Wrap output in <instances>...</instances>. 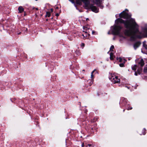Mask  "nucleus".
Listing matches in <instances>:
<instances>
[{
	"mask_svg": "<svg viewBox=\"0 0 147 147\" xmlns=\"http://www.w3.org/2000/svg\"><path fill=\"white\" fill-rule=\"evenodd\" d=\"M117 24L119 23L124 24V26L126 28L124 32L126 36L134 38L136 36L137 38H141L144 35L142 32L139 30V26L135 22L134 19L131 18L129 20H124L120 18H118L115 20Z\"/></svg>",
	"mask_w": 147,
	"mask_h": 147,
	"instance_id": "1",
	"label": "nucleus"
},
{
	"mask_svg": "<svg viewBox=\"0 0 147 147\" xmlns=\"http://www.w3.org/2000/svg\"><path fill=\"white\" fill-rule=\"evenodd\" d=\"M82 2L84 3L85 7L87 9H91L92 11L95 13L98 12V9L93 5L90 3L89 0H77L76 1L77 4L81 5Z\"/></svg>",
	"mask_w": 147,
	"mask_h": 147,
	"instance_id": "2",
	"label": "nucleus"
},
{
	"mask_svg": "<svg viewBox=\"0 0 147 147\" xmlns=\"http://www.w3.org/2000/svg\"><path fill=\"white\" fill-rule=\"evenodd\" d=\"M113 28L112 30L113 34L114 35H119L122 28V27L116 25L113 27Z\"/></svg>",
	"mask_w": 147,
	"mask_h": 147,
	"instance_id": "3",
	"label": "nucleus"
},
{
	"mask_svg": "<svg viewBox=\"0 0 147 147\" xmlns=\"http://www.w3.org/2000/svg\"><path fill=\"white\" fill-rule=\"evenodd\" d=\"M109 78L113 84L119 83L120 82L119 79L118 78V77L113 74H111Z\"/></svg>",
	"mask_w": 147,
	"mask_h": 147,
	"instance_id": "4",
	"label": "nucleus"
},
{
	"mask_svg": "<svg viewBox=\"0 0 147 147\" xmlns=\"http://www.w3.org/2000/svg\"><path fill=\"white\" fill-rule=\"evenodd\" d=\"M119 16L120 18H122L126 20L130 18L131 17V16L124 11H123L122 13H120L119 15Z\"/></svg>",
	"mask_w": 147,
	"mask_h": 147,
	"instance_id": "5",
	"label": "nucleus"
},
{
	"mask_svg": "<svg viewBox=\"0 0 147 147\" xmlns=\"http://www.w3.org/2000/svg\"><path fill=\"white\" fill-rule=\"evenodd\" d=\"M127 99L123 97H122L121 98L120 104L121 105L124 106H125L127 103Z\"/></svg>",
	"mask_w": 147,
	"mask_h": 147,
	"instance_id": "6",
	"label": "nucleus"
},
{
	"mask_svg": "<svg viewBox=\"0 0 147 147\" xmlns=\"http://www.w3.org/2000/svg\"><path fill=\"white\" fill-rule=\"evenodd\" d=\"M93 1L98 5L100 8L102 9L103 6L101 5L102 0H93Z\"/></svg>",
	"mask_w": 147,
	"mask_h": 147,
	"instance_id": "7",
	"label": "nucleus"
},
{
	"mask_svg": "<svg viewBox=\"0 0 147 147\" xmlns=\"http://www.w3.org/2000/svg\"><path fill=\"white\" fill-rule=\"evenodd\" d=\"M141 44L140 41H137L136 42L134 45V47L135 50L137 48L139 47Z\"/></svg>",
	"mask_w": 147,
	"mask_h": 147,
	"instance_id": "8",
	"label": "nucleus"
},
{
	"mask_svg": "<svg viewBox=\"0 0 147 147\" xmlns=\"http://www.w3.org/2000/svg\"><path fill=\"white\" fill-rule=\"evenodd\" d=\"M83 32H84V33H83L82 34V36L83 37V38H86L89 36L90 34L87 33V32L83 31Z\"/></svg>",
	"mask_w": 147,
	"mask_h": 147,
	"instance_id": "9",
	"label": "nucleus"
},
{
	"mask_svg": "<svg viewBox=\"0 0 147 147\" xmlns=\"http://www.w3.org/2000/svg\"><path fill=\"white\" fill-rule=\"evenodd\" d=\"M138 64L141 67H142L144 64V61L142 59H141L138 62Z\"/></svg>",
	"mask_w": 147,
	"mask_h": 147,
	"instance_id": "10",
	"label": "nucleus"
},
{
	"mask_svg": "<svg viewBox=\"0 0 147 147\" xmlns=\"http://www.w3.org/2000/svg\"><path fill=\"white\" fill-rule=\"evenodd\" d=\"M24 8L21 6H20L18 8L19 13H21L24 11Z\"/></svg>",
	"mask_w": 147,
	"mask_h": 147,
	"instance_id": "11",
	"label": "nucleus"
},
{
	"mask_svg": "<svg viewBox=\"0 0 147 147\" xmlns=\"http://www.w3.org/2000/svg\"><path fill=\"white\" fill-rule=\"evenodd\" d=\"M115 56L113 55V53L112 52L111 53H110V59L111 60H113Z\"/></svg>",
	"mask_w": 147,
	"mask_h": 147,
	"instance_id": "12",
	"label": "nucleus"
},
{
	"mask_svg": "<svg viewBox=\"0 0 147 147\" xmlns=\"http://www.w3.org/2000/svg\"><path fill=\"white\" fill-rule=\"evenodd\" d=\"M146 41H144L143 42V46L145 48V49L147 50V45L146 44Z\"/></svg>",
	"mask_w": 147,
	"mask_h": 147,
	"instance_id": "13",
	"label": "nucleus"
},
{
	"mask_svg": "<svg viewBox=\"0 0 147 147\" xmlns=\"http://www.w3.org/2000/svg\"><path fill=\"white\" fill-rule=\"evenodd\" d=\"M86 147H94V145L93 144H86L85 145Z\"/></svg>",
	"mask_w": 147,
	"mask_h": 147,
	"instance_id": "14",
	"label": "nucleus"
},
{
	"mask_svg": "<svg viewBox=\"0 0 147 147\" xmlns=\"http://www.w3.org/2000/svg\"><path fill=\"white\" fill-rule=\"evenodd\" d=\"M137 67V65H135L134 66L132 67V69L134 71H135Z\"/></svg>",
	"mask_w": 147,
	"mask_h": 147,
	"instance_id": "15",
	"label": "nucleus"
},
{
	"mask_svg": "<svg viewBox=\"0 0 147 147\" xmlns=\"http://www.w3.org/2000/svg\"><path fill=\"white\" fill-rule=\"evenodd\" d=\"M142 68H141L138 69H137V72H138V74H140L141 73V71H142Z\"/></svg>",
	"mask_w": 147,
	"mask_h": 147,
	"instance_id": "16",
	"label": "nucleus"
},
{
	"mask_svg": "<svg viewBox=\"0 0 147 147\" xmlns=\"http://www.w3.org/2000/svg\"><path fill=\"white\" fill-rule=\"evenodd\" d=\"M144 72H147V65H146L144 67Z\"/></svg>",
	"mask_w": 147,
	"mask_h": 147,
	"instance_id": "17",
	"label": "nucleus"
},
{
	"mask_svg": "<svg viewBox=\"0 0 147 147\" xmlns=\"http://www.w3.org/2000/svg\"><path fill=\"white\" fill-rule=\"evenodd\" d=\"M50 13L49 12H46V16H48V17H49L50 16Z\"/></svg>",
	"mask_w": 147,
	"mask_h": 147,
	"instance_id": "18",
	"label": "nucleus"
},
{
	"mask_svg": "<svg viewBox=\"0 0 147 147\" xmlns=\"http://www.w3.org/2000/svg\"><path fill=\"white\" fill-rule=\"evenodd\" d=\"M114 46L113 45H112L111 46L110 48V51H113V49H114Z\"/></svg>",
	"mask_w": 147,
	"mask_h": 147,
	"instance_id": "19",
	"label": "nucleus"
},
{
	"mask_svg": "<svg viewBox=\"0 0 147 147\" xmlns=\"http://www.w3.org/2000/svg\"><path fill=\"white\" fill-rule=\"evenodd\" d=\"M117 60L120 62H122V59L120 57H119V58H117Z\"/></svg>",
	"mask_w": 147,
	"mask_h": 147,
	"instance_id": "20",
	"label": "nucleus"
},
{
	"mask_svg": "<svg viewBox=\"0 0 147 147\" xmlns=\"http://www.w3.org/2000/svg\"><path fill=\"white\" fill-rule=\"evenodd\" d=\"M71 2L72 3L74 4V5H75V2H74V0H68Z\"/></svg>",
	"mask_w": 147,
	"mask_h": 147,
	"instance_id": "21",
	"label": "nucleus"
},
{
	"mask_svg": "<svg viewBox=\"0 0 147 147\" xmlns=\"http://www.w3.org/2000/svg\"><path fill=\"white\" fill-rule=\"evenodd\" d=\"M95 71V70H94L91 73V78H92L93 76V73H94V71Z\"/></svg>",
	"mask_w": 147,
	"mask_h": 147,
	"instance_id": "22",
	"label": "nucleus"
},
{
	"mask_svg": "<svg viewBox=\"0 0 147 147\" xmlns=\"http://www.w3.org/2000/svg\"><path fill=\"white\" fill-rule=\"evenodd\" d=\"M119 65L121 67H123L124 66V64L123 63H120Z\"/></svg>",
	"mask_w": 147,
	"mask_h": 147,
	"instance_id": "23",
	"label": "nucleus"
},
{
	"mask_svg": "<svg viewBox=\"0 0 147 147\" xmlns=\"http://www.w3.org/2000/svg\"><path fill=\"white\" fill-rule=\"evenodd\" d=\"M132 109V107H129L127 108V110H131Z\"/></svg>",
	"mask_w": 147,
	"mask_h": 147,
	"instance_id": "24",
	"label": "nucleus"
},
{
	"mask_svg": "<svg viewBox=\"0 0 147 147\" xmlns=\"http://www.w3.org/2000/svg\"><path fill=\"white\" fill-rule=\"evenodd\" d=\"M83 28L85 30H87L88 29H89V28H88L87 27L85 26L83 27Z\"/></svg>",
	"mask_w": 147,
	"mask_h": 147,
	"instance_id": "25",
	"label": "nucleus"
},
{
	"mask_svg": "<svg viewBox=\"0 0 147 147\" xmlns=\"http://www.w3.org/2000/svg\"><path fill=\"white\" fill-rule=\"evenodd\" d=\"M138 72L136 71H135V75L136 76H137L138 75Z\"/></svg>",
	"mask_w": 147,
	"mask_h": 147,
	"instance_id": "26",
	"label": "nucleus"
},
{
	"mask_svg": "<svg viewBox=\"0 0 147 147\" xmlns=\"http://www.w3.org/2000/svg\"><path fill=\"white\" fill-rule=\"evenodd\" d=\"M143 131H144V132L143 133V135H145V134H146V130L145 129H144L143 130Z\"/></svg>",
	"mask_w": 147,
	"mask_h": 147,
	"instance_id": "27",
	"label": "nucleus"
},
{
	"mask_svg": "<svg viewBox=\"0 0 147 147\" xmlns=\"http://www.w3.org/2000/svg\"><path fill=\"white\" fill-rule=\"evenodd\" d=\"M86 144H84V143H83L82 145V147H84V146H85V145Z\"/></svg>",
	"mask_w": 147,
	"mask_h": 147,
	"instance_id": "28",
	"label": "nucleus"
},
{
	"mask_svg": "<svg viewBox=\"0 0 147 147\" xmlns=\"http://www.w3.org/2000/svg\"><path fill=\"white\" fill-rule=\"evenodd\" d=\"M84 45H84V43H82V44H81V46H82V47H84Z\"/></svg>",
	"mask_w": 147,
	"mask_h": 147,
	"instance_id": "29",
	"label": "nucleus"
},
{
	"mask_svg": "<svg viewBox=\"0 0 147 147\" xmlns=\"http://www.w3.org/2000/svg\"><path fill=\"white\" fill-rule=\"evenodd\" d=\"M59 16V14L58 13H57L56 14V16L57 17H58Z\"/></svg>",
	"mask_w": 147,
	"mask_h": 147,
	"instance_id": "30",
	"label": "nucleus"
},
{
	"mask_svg": "<svg viewBox=\"0 0 147 147\" xmlns=\"http://www.w3.org/2000/svg\"><path fill=\"white\" fill-rule=\"evenodd\" d=\"M51 12H53V9H51Z\"/></svg>",
	"mask_w": 147,
	"mask_h": 147,
	"instance_id": "31",
	"label": "nucleus"
},
{
	"mask_svg": "<svg viewBox=\"0 0 147 147\" xmlns=\"http://www.w3.org/2000/svg\"><path fill=\"white\" fill-rule=\"evenodd\" d=\"M33 9H35L36 10H37L38 9V8H34Z\"/></svg>",
	"mask_w": 147,
	"mask_h": 147,
	"instance_id": "32",
	"label": "nucleus"
},
{
	"mask_svg": "<svg viewBox=\"0 0 147 147\" xmlns=\"http://www.w3.org/2000/svg\"><path fill=\"white\" fill-rule=\"evenodd\" d=\"M94 31H92V34H94Z\"/></svg>",
	"mask_w": 147,
	"mask_h": 147,
	"instance_id": "33",
	"label": "nucleus"
},
{
	"mask_svg": "<svg viewBox=\"0 0 147 147\" xmlns=\"http://www.w3.org/2000/svg\"><path fill=\"white\" fill-rule=\"evenodd\" d=\"M56 9H58V7H56Z\"/></svg>",
	"mask_w": 147,
	"mask_h": 147,
	"instance_id": "34",
	"label": "nucleus"
},
{
	"mask_svg": "<svg viewBox=\"0 0 147 147\" xmlns=\"http://www.w3.org/2000/svg\"><path fill=\"white\" fill-rule=\"evenodd\" d=\"M87 110H86L85 111V113H86L87 112Z\"/></svg>",
	"mask_w": 147,
	"mask_h": 147,
	"instance_id": "35",
	"label": "nucleus"
},
{
	"mask_svg": "<svg viewBox=\"0 0 147 147\" xmlns=\"http://www.w3.org/2000/svg\"><path fill=\"white\" fill-rule=\"evenodd\" d=\"M108 34H110V32H108Z\"/></svg>",
	"mask_w": 147,
	"mask_h": 147,
	"instance_id": "36",
	"label": "nucleus"
},
{
	"mask_svg": "<svg viewBox=\"0 0 147 147\" xmlns=\"http://www.w3.org/2000/svg\"><path fill=\"white\" fill-rule=\"evenodd\" d=\"M125 111V109H124L123 110V112H124Z\"/></svg>",
	"mask_w": 147,
	"mask_h": 147,
	"instance_id": "37",
	"label": "nucleus"
},
{
	"mask_svg": "<svg viewBox=\"0 0 147 147\" xmlns=\"http://www.w3.org/2000/svg\"><path fill=\"white\" fill-rule=\"evenodd\" d=\"M83 71H84V70H83Z\"/></svg>",
	"mask_w": 147,
	"mask_h": 147,
	"instance_id": "38",
	"label": "nucleus"
},
{
	"mask_svg": "<svg viewBox=\"0 0 147 147\" xmlns=\"http://www.w3.org/2000/svg\"><path fill=\"white\" fill-rule=\"evenodd\" d=\"M88 18H87V19H86V20H88Z\"/></svg>",
	"mask_w": 147,
	"mask_h": 147,
	"instance_id": "39",
	"label": "nucleus"
},
{
	"mask_svg": "<svg viewBox=\"0 0 147 147\" xmlns=\"http://www.w3.org/2000/svg\"><path fill=\"white\" fill-rule=\"evenodd\" d=\"M88 18H87V19H86V20H88Z\"/></svg>",
	"mask_w": 147,
	"mask_h": 147,
	"instance_id": "40",
	"label": "nucleus"
},
{
	"mask_svg": "<svg viewBox=\"0 0 147 147\" xmlns=\"http://www.w3.org/2000/svg\"><path fill=\"white\" fill-rule=\"evenodd\" d=\"M127 88H128V89H129V88L128 87H127Z\"/></svg>",
	"mask_w": 147,
	"mask_h": 147,
	"instance_id": "41",
	"label": "nucleus"
},
{
	"mask_svg": "<svg viewBox=\"0 0 147 147\" xmlns=\"http://www.w3.org/2000/svg\"><path fill=\"white\" fill-rule=\"evenodd\" d=\"M20 34V33H19L18 34Z\"/></svg>",
	"mask_w": 147,
	"mask_h": 147,
	"instance_id": "42",
	"label": "nucleus"
}]
</instances>
